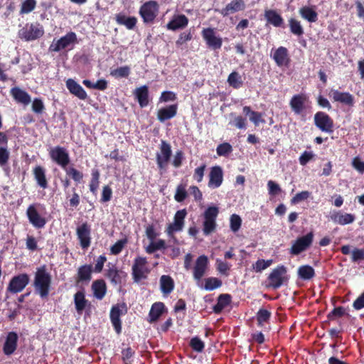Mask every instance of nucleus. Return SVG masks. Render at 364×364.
I'll return each instance as SVG.
<instances>
[{
    "label": "nucleus",
    "mask_w": 364,
    "mask_h": 364,
    "mask_svg": "<svg viewBox=\"0 0 364 364\" xmlns=\"http://www.w3.org/2000/svg\"><path fill=\"white\" fill-rule=\"evenodd\" d=\"M298 275L304 280H309L314 277L315 272L309 265H302L298 268Z\"/></svg>",
    "instance_id": "a19ab883"
},
{
    "label": "nucleus",
    "mask_w": 364,
    "mask_h": 364,
    "mask_svg": "<svg viewBox=\"0 0 364 364\" xmlns=\"http://www.w3.org/2000/svg\"><path fill=\"white\" fill-rule=\"evenodd\" d=\"M222 282L216 277H209L205 280L204 289L207 291H213L220 287Z\"/></svg>",
    "instance_id": "49530a36"
},
{
    "label": "nucleus",
    "mask_w": 364,
    "mask_h": 364,
    "mask_svg": "<svg viewBox=\"0 0 364 364\" xmlns=\"http://www.w3.org/2000/svg\"><path fill=\"white\" fill-rule=\"evenodd\" d=\"M232 151V146L228 143L224 142L219 144L216 148L217 154L220 156H227Z\"/></svg>",
    "instance_id": "8fccbe9b"
},
{
    "label": "nucleus",
    "mask_w": 364,
    "mask_h": 364,
    "mask_svg": "<svg viewBox=\"0 0 364 364\" xmlns=\"http://www.w3.org/2000/svg\"><path fill=\"white\" fill-rule=\"evenodd\" d=\"M270 317V312L265 309H260L257 313V321L259 326H262Z\"/></svg>",
    "instance_id": "13d9d810"
},
{
    "label": "nucleus",
    "mask_w": 364,
    "mask_h": 364,
    "mask_svg": "<svg viewBox=\"0 0 364 364\" xmlns=\"http://www.w3.org/2000/svg\"><path fill=\"white\" fill-rule=\"evenodd\" d=\"M176 99V95L174 92L170 91H165L161 93L160 97V102H169L174 101Z\"/></svg>",
    "instance_id": "0e129e2a"
},
{
    "label": "nucleus",
    "mask_w": 364,
    "mask_h": 364,
    "mask_svg": "<svg viewBox=\"0 0 364 364\" xmlns=\"http://www.w3.org/2000/svg\"><path fill=\"white\" fill-rule=\"evenodd\" d=\"M353 167L359 173H364V161H361L359 157H355L352 161Z\"/></svg>",
    "instance_id": "338daca9"
},
{
    "label": "nucleus",
    "mask_w": 364,
    "mask_h": 364,
    "mask_svg": "<svg viewBox=\"0 0 364 364\" xmlns=\"http://www.w3.org/2000/svg\"><path fill=\"white\" fill-rule=\"evenodd\" d=\"M66 87L70 92L80 100H85L87 95L82 87L73 79H68L66 81Z\"/></svg>",
    "instance_id": "5701e85b"
},
{
    "label": "nucleus",
    "mask_w": 364,
    "mask_h": 364,
    "mask_svg": "<svg viewBox=\"0 0 364 364\" xmlns=\"http://www.w3.org/2000/svg\"><path fill=\"white\" fill-rule=\"evenodd\" d=\"M310 196H311L310 192H309L307 191H301L300 193H296L291 198V203L292 204H297V203H300L301 201L308 199L310 197Z\"/></svg>",
    "instance_id": "5fc2aeb1"
},
{
    "label": "nucleus",
    "mask_w": 364,
    "mask_h": 364,
    "mask_svg": "<svg viewBox=\"0 0 364 364\" xmlns=\"http://www.w3.org/2000/svg\"><path fill=\"white\" fill-rule=\"evenodd\" d=\"M134 95L138 100L139 105L144 107L149 104V90L148 87L146 85L137 87L134 90Z\"/></svg>",
    "instance_id": "7c9ffc66"
},
{
    "label": "nucleus",
    "mask_w": 364,
    "mask_h": 364,
    "mask_svg": "<svg viewBox=\"0 0 364 364\" xmlns=\"http://www.w3.org/2000/svg\"><path fill=\"white\" fill-rule=\"evenodd\" d=\"M230 116L232 117V120L229 122L230 124L235 126L239 129H245L247 128V119L245 118L240 115L237 116L234 113H231Z\"/></svg>",
    "instance_id": "79ce46f5"
},
{
    "label": "nucleus",
    "mask_w": 364,
    "mask_h": 364,
    "mask_svg": "<svg viewBox=\"0 0 364 364\" xmlns=\"http://www.w3.org/2000/svg\"><path fill=\"white\" fill-rule=\"evenodd\" d=\"M177 109V105H171L159 109L157 112V119L161 122H164L166 120L170 119L176 115Z\"/></svg>",
    "instance_id": "a878e982"
},
{
    "label": "nucleus",
    "mask_w": 364,
    "mask_h": 364,
    "mask_svg": "<svg viewBox=\"0 0 364 364\" xmlns=\"http://www.w3.org/2000/svg\"><path fill=\"white\" fill-rule=\"evenodd\" d=\"M29 283V277L27 274H21L14 277L7 287V291L12 294L22 291Z\"/></svg>",
    "instance_id": "1a4fd4ad"
},
{
    "label": "nucleus",
    "mask_w": 364,
    "mask_h": 364,
    "mask_svg": "<svg viewBox=\"0 0 364 364\" xmlns=\"http://www.w3.org/2000/svg\"><path fill=\"white\" fill-rule=\"evenodd\" d=\"M75 308L78 314H82L83 311L89 305V301L85 298V293L83 289L77 291L74 294Z\"/></svg>",
    "instance_id": "b1692460"
},
{
    "label": "nucleus",
    "mask_w": 364,
    "mask_h": 364,
    "mask_svg": "<svg viewBox=\"0 0 364 364\" xmlns=\"http://www.w3.org/2000/svg\"><path fill=\"white\" fill-rule=\"evenodd\" d=\"M117 23L124 26L127 29H133L136 24V18L134 16H127L124 14H119L116 16Z\"/></svg>",
    "instance_id": "72a5a7b5"
},
{
    "label": "nucleus",
    "mask_w": 364,
    "mask_h": 364,
    "mask_svg": "<svg viewBox=\"0 0 364 364\" xmlns=\"http://www.w3.org/2000/svg\"><path fill=\"white\" fill-rule=\"evenodd\" d=\"M313 233L309 232L305 236L298 238L293 244L290 252L292 255H299L301 252L306 250L312 243L313 241Z\"/></svg>",
    "instance_id": "ddd939ff"
},
{
    "label": "nucleus",
    "mask_w": 364,
    "mask_h": 364,
    "mask_svg": "<svg viewBox=\"0 0 364 364\" xmlns=\"http://www.w3.org/2000/svg\"><path fill=\"white\" fill-rule=\"evenodd\" d=\"M126 312L127 308L124 304L114 306L110 311V319L117 333L122 330L120 316Z\"/></svg>",
    "instance_id": "4468645a"
},
{
    "label": "nucleus",
    "mask_w": 364,
    "mask_h": 364,
    "mask_svg": "<svg viewBox=\"0 0 364 364\" xmlns=\"http://www.w3.org/2000/svg\"><path fill=\"white\" fill-rule=\"evenodd\" d=\"M65 170L67 174L70 176L72 178L77 182H79L83 177L82 173L74 168H65Z\"/></svg>",
    "instance_id": "bf43d9fd"
},
{
    "label": "nucleus",
    "mask_w": 364,
    "mask_h": 364,
    "mask_svg": "<svg viewBox=\"0 0 364 364\" xmlns=\"http://www.w3.org/2000/svg\"><path fill=\"white\" fill-rule=\"evenodd\" d=\"M171 153L170 144L165 141H161L159 151L156 153V163L161 171H165L166 170Z\"/></svg>",
    "instance_id": "423d86ee"
},
{
    "label": "nucleus",
    "mask_w": 364,
    "mask_h": 364,
    "mask_svg": "<svg viewBox=\"0 0 364 364\" xmlns=\"http://www.w3.org/2000/svg\"><path fill=\"white\" fill-rule=\"evenodd\" d=\"M107 277L113 283L117 284L120 281L119 272L115 267L110 268L108 270Z\"/></svg>",
    "instance_id": "e2e57ef3"
},
{
    "label": "nucleus",
    "mask_w": 364,
    "mask_h": 364,
    "mask_svg": "<svg viewBox=\"0 0 364 364\" xmlns=\"http://www.w3.org/2000/svg\"><path fill=\"white\" fill-rule=\"evenodd\" d=\"M166 248V242L163 240H158L156 241L151 240V243L146 247V252L151 254L156 250H163Z\"/></svg>",
    "instance_id": "c03bdc74"
},
{
    "label": "nucleus",
    "mask_w": 364,
    "mask_h": 364,
    "mask_svg": "<svg viewBox=\"0 0 364 364\" xmlns=\"http://www.w3.org/2000/svg\"><path fill=\"white\" fill-rule=\"evenodd\" d=\"M273 261L272 259H258L253 265V269L256 272H261L262 271L268 268L272 264Z\"/></svg>",
    "instance_id": "3c124183"
},
{
    "label": "nucleus",
    "mask_w": 364,
    "mask_h": 364,
    "mask_svg": "<svg viewBox=\"0 0 364 364\" xmlns=\"http://www.w3.org/2000/svg\"><path fill=\"white\" fill-rule=\"evenodd\" d=\"M245 9V4L243 0H232L226 6L220 10L216 9L223 16H227L231 14L243 11Z\"/></svg>",
    "instance_id": "aec40b11"
},
{
    "label": "nucleus",
    "mask_w": 364,
    "mask_h": 364,
    "mask_svg": "<svg viewBox=\"0 0 364 364\" xmlns=\"http://www.w3.org/2000/svg\"><path fill=\"white\" fill-rule=\"evenodd\" d=\"M92 266L91 265H83L79 267L77 271V282H89L91 280L92 274Z\"/></svg>",
    "instance_id": "c9c22d12"
},
{
    "label": "nucleus",
    "mask_w": 364,
    "mask_h": 364,
    "mask_svg": "<svg viewBox=\"0 0 364 364\" xmlns=\"http://www.w3.org/2000/svg\"><path fill=\"white\" fill-rule=\"evenodd\" d=\"M289 26H290L291 31L294 34L297 35V36H301L304 33L303 28H302L299 21H298L294 18H291L289 20Z\"/></svg>",
    "instance_id": "864d4df0"
},
{
    "label": "nucleus",
    "mask_w": 364,
    "mask_h": 364,
    "mask_svg": "<svg viewBox=\"0 0 364 364\" xmlns=\"http://www.w3.org/2000/svg\"><path fill=\"white\" fill-rule=\"evenodd\" d=\"M331 220L336 224L346 225L351 224L355 220V216L353 214L343 213L340 210H333L330 213Z\"/></svg>",
    "instance_id": "f3484780"
},
{
    "label": "nucleus",
    "mask_w": 364,
    "mask_h": 364,
    "mask_svg": "<svg viewBox=\"0 0 364 364\" xmlns=\"http://www.w3.org/2000/svg\"><path fill=\"white\" fill-rule=\"evenodd\" d=\"M37 2L36 0H24L21 5L20 14H27L33 11Z\"/></svg>",
    "instance_id": "a18cd8bd"
},
{
    "label": "nucleus",
    "mask_w": 364,
    "mask_h": 364,
    "mask_svg": "<svg viewBox=\"0 0 364 364\" xmlns=\"http://www.w3.org/2000/svg\"><path fill=\"white\" fill-rule=\"evenodd\" d=\"M351 255L352 260L353 262L364 259V250L355 249L352 251Z\"/></svg>",
    "instance_id": "774afa93"
},
{
    "label": "nucleus",
    "mask_w": 364,
    "mask_h": 364,
    "mask_svg": "<svg viewBox=\"0 0 364 364\" xmlns=\"http://www.w3.org/2000/svg\"><path fill=\"white\" fill-rule=\"evenodd\" d=\"M33 175L38 185L42 188H46L48 186V182L46 178L45 169L43 167L38 166L33 169Z\"/></svg>",
    "instance_id": "f704fd0d"
},
{
    "label": "nucleus",
    "mask_w": 364,
    "mask_h": 364,
    "mask_svg": "<svg viewBox=\"0 0 364 364\" xmlns=\"http://www.w3.org/2000/svg\"><path fill=\"white\" fill-rule=\"evenodd\" d=\"M92 289L94 296L101 300L106 294V284L103 280H97L92 284Z\"/></svg>",
    "instance_id": "2f4dec72"
},
{
    "label": "nucleus",
    "mask_w": 364,
    "mask_h": 364,
    "mask_svg": "<svg viewBox=\"0 0 364 364\" xmlns=\"http://www.w3.org/2000/svg\"><path fill=\"white\" fill-rule=\"evenodd\" d=\"M90 231L87 224H82L77 229V237L83 249L87 248L90 245Z\"/></svg>",
    "instance_id": "393cba45"
},
{
    "label": "nucleus",
    "mask_w": 364,
    "mask_h": 364,
    "mask_svg": "<svg viewBox=\"0 0 364 364\" xmlns=\"http://www.w3.org/2000/svg\"><path fill=\"white\" fill-rule=\"evenodd\" d=\"M49 154L52 160L64 169L70 162L69 154L63 147H53L50 149Z\"/></svg>",
    "instance_id": "9b49d317"
},
{
    "label": "nucleus",
    "mask_w": 364,
    "mask_h": 364,
    "mask_svg": "<svg viewBox=\"0 0 364 364\" xmlns=\"http://www.w3.org/2000/svg\"><path fill=\"white\" fill-rule=\"evenodd\" d=\"M146 263L147 261L145 257H137L134 259V262L132 266V274L134 282H139L146 277L149 273Z\"/></svg>",
    "instance_id": "6e6552de"
},
{
    "label": "nucleus",
    "mask_w": 364,
    "mask_h": 364,
    "mask_svg": "<svg viewBox=\"0 0 364 364\" xmlns=\"http://www.w3.org/2000/svg\"><path fill=\"white\" fill-rule=\"evenodd\" d=\"M223 181V173L221 167L215 166L211 168L209 173L208 186L210 188H219Z\"/></svg>",
    "instance_id": "6ab92c4d"
},
{
    "label": "nucleus",
    "mask_w": 364,
    "mask_h": 364,
    "mask_svg": "<svg viewBox=\"0 0 364 364\" xmlns=\"http://www.w3.org/2000/svg\"><path fill=\"white\" fill-rule=\"evenodd\" d=\"M164 311V304L161 302H156L154 303L149 311V321L150 323H153L156 321L161 316Z\"/></svg>",
    "instance_id": "473e14b6"
},
{
    "label": "nucleus",
    "mask_w": 364,
    "mask_h": 364,
    "mask_svg": "<svg viewBox=\"0 0 364 364\" xmlns=\"http://www.w3.org/2000/svg\"><path fill=\"white\" fill-rule=\"evenodd\" d=\"M307 97L304 95H296L290 101V107L296 114H300L306 108Z\"/></svg>",
    "instance_id": "412c9836"
},
{
    "label": "nucleus",
    "mask_w": 364,
    "mask_h": 364,
    "mask_svg": "<svg viewBox=\"0 0 364 364\" xmlns=\"http://www.w3.org/2000/svg\"><path fill=\"white\" fill-rule=\"evenodd\" d=\"M330 95L335 102H338L348 106H353L354 104V97L349 92H342L333 90L331 91Z\"/></svg>",
    "instance_id": "4be33fe9"
},
{
    "label": "nucleus",
    "mask_w": 364,
    "mask_h": 364,
    "mask_svg": "<svg viewBox=\"0 0 364 364\" xmlns=\"http://www.w3.org/2000/svg\"><path fill=\"white\" fill-rule=\"evenodd\" d=\"M188 23V18L183 14L174 15L171 21L167 24L169 30L176 31L185 28Z\"/></svg>",
    "instance_id": "bb28decb"
},
{
    "label": "nucleus",
    "mask_w": 364,
    "mask_h": 364,
    "mask_svg": "<svg viewBox=\"0 0 364 364\" xmlns=\"http://www.w3.org/2000/svg\"><path fill=\"white\" fill-rule=\"evenodd\" d=\"M185 209L178 210L173 218V222L170 223L166 228V233L169 237H172L173 233L181 232L184 226V220L186 216Z\"/></svg>",
    "instance_id": "9d476101"
},
{
    "label": "nucleus",
    "mask_w": 364,
    "mask_h": 364,
    "mask_svg": "<svg viewBox=\"0 0 364 364\" xmlns=\"http://www.w3.org/2000/svg\"><path fill=\"white\" fill-rule=\"evenodd\" d=\"M127 240L126 239L118 240L115 244H114L110 247L111 253L114 255L120 253L122 252V249L124 248V247L125 246V245L127 244Z\"/></svg>",
    "instance_id": "6e6d98bb"
},
{
    "label": "nucleus",
    "mask_w": 364,
    "mask_h": 364,
    "mask_svg": "<svg viewBox=\"0 0 364 364\" xmlns=\"http://www.w3.org/2000/svg\"><path fill=\"white\" fill-rule=\"evenodd\" d=\"M287 280V268L278 266L274 268L268 277L269 287L276 289L279 288Z\"/></svg>",
    "instance_id": "39448f33"
},
{
    "label": "nucleus",
    "mask_w": 364,
    "mask_h": 364,
    "mask_svg": "<svg viewBox=\"0 0 364 364\" xmlns=\"http://www.w3.org/2000/svg\"><path fill=\"white\" fill-rule=\"evenodd\" d=\"M190 345L191 348L197 352H201L204 347L205 344L198 337H194L191 338L190 341Z\"/></svg>",
    "instance_id": "4d7b16f0"
},
{
    "label": "nucleus",
    "mask_w": 364,
    "mask_h": 364,
    "mask_svg": "<svg viewBox=\"0 0 364 364\" xmlns=\"http://www.w3.org/2000/svg\"><path fill=\"white\" fill-rule=\"evenodd\" d=\"M202 36L210 48L219 49L222 46V38L215 35L214 29L210 28H204L202 31Z\"/></svg>",
    "instance_id": "2eb2a0df"
},
{
    "label": "nucleus",
    "mask_w": 364,
    "mask_h": 364,
    "mask_svg": "<svg viewBox=\"0 0 364 364\" xmlns=\"http://www.w3.org/2000/svg\"><path fill=\"white\" fill-rule=\"evenodd\" d=\"M219 213V210L215 206L208 207L203 213V233L208 235L216 228V218Z\"/></svg>",
    "instance_id": "20e7f679"
},
{
    "label": "nucleus",
    "mask_w": 364,
    "mask_h": 364,
    "mask_svg": "<svg viewBox=\"0 0 364 364\" xmlns=\"http://www.w3.org/2000/svg\"><path fill=\"white\" fill-rule=\"evenodd\" d=\"M130 74V68L127 65L122 66L110 71V75L115 78L127 77Z\"/></svg>",
    "instance_id": "37998d69"
},
{
    "label": "nucleus",
    "mask_w": 364,
    "mask_h": 364,
    "mask_svg": "<svg viewBox=\"0 0 364 364\" xmlns=\"http://www.w3.org/2000/svg\"><path fill=\"white\" fill-rule=\"evenodd\" d=\"M241 224H242V220H241V218L238 215L232 214L230 216V228L232 232H237L241 227Z\"/></svg>",
    "instance_id": "603ef678"
},
{
    "label": "nucleus",
    "mask_w": 364,
    "mask_h": 364,
    "mask_svg": "<svg viewBox=\"0 0 364 364\" xmlns=\"http://www.w3.org/2000/svg\"><path fill=\"white\" fill-rule=\"evenodd\" d=\"M228 82L234 88H240L242 85L241 76L237 72L231 73L228 78Z\"/></svg>",
    "instance_id": "de8ad7c7"
},
{
    "label": "nucleus",
    "mask_w": 364,
    "mask_h": 364,
    "mask_svg": "<svg viewBox=\"0 0 364 364\" xmlns=\"http://www.w3.org/2000/svg\"><path fill=\"white\" fill-rule=\"evenodd\" d=\"M77 43V35L74 32H69L60 38H54L49 46V51L60 52L63 50H72Z\"/></svg>",
    "instance_id": "f03ea898"
},
{
    "label": "nucleus",
    "mask_w": 364,
    "mask_h": 364,
    "mask_svg": "<svg viewBox=\"0 0 364 364\" xmlns=\"http://www.w3.org/2000/svg\"><path fill=\"white\" fill-rule=\"evenodd\" d=\"M11 95L17 102L24 105H28L31 102L30 95L19 87L12 88L11 90Z\"/></svg>",
    "instance_id": "c85d7f7f"
},
{
    "label": "nucleus",
    "mask_w": 364,
    "mask_h": 364,
    "mask_svg": "<svg viewBox=\"0 0 364 364\" xmlns=\"http://www.w3.org/2000/svg\"><path fill=\"white\" fill-rule=\"evenodd\" d=\"M315 125L322 132L331 133L333 132V122L331 117L323 112H318L314 115Z\"/></svg>",
    "instance_id": "f8f14e48"
},
{
    "label": "nucleus",
    "mask_w": 364,
    "mask_h": 364,
    "mask_svg": "<svg viewBox=\"0 0 364 364\" xmlns=\"http://www.w3.org/2000/svg\"><path fill=\"white\" fill-rule=\"evenodd\" d=\"M299 14L304 19L311 23L316 22L318 18L316 11L307 6H303L299 9Z\"/></svg>",
    "instance_id": "e433bc0d"
},
{
    "label": "nucleus",
    "mask_w": 364,
    "mask_h": 364,
    "mask_svg": "<svg viewBox=\"0 0 364 364\" xmlns=\"http://www.w3.org/2000/svg\"><path fill=\"white\" fill-rule=\"evenodd\" d=\"M208 259L205 255H201L196 259L193 268V277L198 282L205 275L208 268Z\"/></svg>",
    "instance_id": "a211bd4d"
},
{
    "label": "nucleus",
    "mask_w": 364,
    "mask_h": 364,
    "mask_svg": "<svg viewBox=\"0 0 364 364\" xmlns=\"http://www.w3.org/2000/svg\"><path fill=\"white\" fill-rule=\"evenodd\" d=\"M26 215L29 222L33 227L36 228H42L45 226L46 220L38 213L34 205H31L28 206L26 211Z\"/></svg>",
    "instance_id": "dca6fc26"
},
{
    "label": "nucleus",
    "mask_w": 364,
    "mask_h": 364,
    "mask_svg": "<svg viewBox=\"0 0 364 364\" xmlns=\"http://www.w3.org/2000/svg\"><path fill=\"white\" fill-rule=\"evenodd\" d=\"M17 341L18 335L15 332H9L4 345V353L7 355H11L16 349Z\"/></svg>",
    "instance_id": "cd10ccee"
},
{
    "label": "nucleus",
    "mask_w": 364,
    "mask_h": 364,
    "mask_svg": "<svg viewBox=\"0 0 364 364\" xmlns=\"http://www.w3.org/2000/svg\"><path fill=\"white\" fill-rule=\"evenodd\" d=\"M99 178L100 173L97 170H92V178L90 183V190L94 194L96 195L99 187Z\"/></svg>",
    "instance_id": "09e8293b"
},
{
    "label": "nucleus",
    "mask_w": 364,
    "mask_h": 364,
    "mask_svg": "<svg viewBox=\"0 0 364 364\" xmlns=\"http://www.w3.org/2000/svg\"><path fill=\"white\" fill-rule=\"evenodd\" d=\"M231 302V296L228 294H220L218 299V302L213 309L215 313H220L224 308L228 306Z\"/></svg>",
    "instance_id": "ea45409f"
},
{
    "label": "nucleus",
    "mask_w": 364,
    "mask_h": 364,
    "mask_svg": "<svg viewBox=\"0 0 364 364\" xmlns=\"http://www.w3.org/2000/svg\"><path fill=\"white\" fill-rule=\"evenodd\" d=\"M44 34V29L39 23H26L18 31V36L26 41L36 40Z\"/></svg>",
    "instance_id": "7ed1b4c3"
},
{
    "label": "nucleus",
    "mask_w": 364,
    "mask_h": 364,
    "mask_svg": "<svg viewBox=\"0 0 364 364\" xmlns=\"http://www.w3.org/2000/svg\"><path fill=\"white\" fill-rule=\"evenodd\" d=\"M205 167H206V166L205 164H203L202 166H200L195 169L193 177L197 182L199 183V182L202 181L203 176H204V172H205Z\"/></svg>",
    "instance_id": "052dcab7"
},
{
    "label": "nucleus",
    "mask_w": 364,
    "mask_h": 364,
    "mask_svg": "<svg viewBox=\"0 0 364 364\" xmlns=\"http://www.w3.org/2000/svg\"><path fill=\"white\" fill-rule=\"evenodd\" d=\"M273 59L279 67L287 65L289 63L287 49L283 46L278 48L273 54Z\"/></svg>",
    "instance_id": "c756f323"
},
{
    "label": "nucleus",
    "mask_w": 364,
    "mask_h": 364,
    "mask_svg": "<svg viewBox=\"0 0 364 364\" xmlns=\"http://www.w3.org/2000/svg\"><path fill=\"white\" fill-rule=\"evenodd\" d=\"M52 276L45 265L36 269L33 279V287L36 294L41 298H46L50 291Z\"/></svg>",
    "instance_id": "f257e3e1"
},
{
    "label": "nucleus",
    "mask_w": 364,
    "mask_h": 364,
    "mask_svg": "<svg viewBox=\"0 0 364 364\" xmlns=\"http://www.w3.org/2000/svg\"><path fill=\"white\" fill-rule=\"evenodd\" d=\"M269 194L276 196L281 191L280 186L273 181H269L267 183Z\"/></svg>",
    "instance_id": "680f3d73"
},
{
    "label": "nucleus",
    "mask_w": 364,
    "mask_h": 364,
    "mask_svg": "<svg viewBox=\"0 0 364 364\" xmlns=\"http://www.w3.org/2000/svg\"><path fill=\"white\" fill-rule=\"evenodd\" d=\"M267 21L274 26L279 27L283 23V18L274 10H267L264 13Z\"/></svg>",
    "instance_id": "4c0bfd02"
},
{
    "label": "nucleus",
    "mask_w": 364,
    "mask_h": 364,
    "mask_svg": "<svg viewBox=\"0 0 364 364\" xmlns=\"http://www.w3.org/2000/svg\"><path fill=\"white\" fill-rule=\"evenodd\" d=\"M159 5L156 1H149L144 3L139 9V14L144 23H151L156 17Z\"/></svg>",
    "instance_id": "0eeeda50"
},
{
    "label": "nucleus",
    "mask_w": 364,
    "mask_h": 364,
    "mask_svg": "<svg viewBox=\"0 0 364 364\" xmlns=\"http://www.w3.org/2000/svg\"><path fill=\"white\" fill-rule=\"evenodd\" d=\"M160 287L164 294H170L174 287L173 280L169 276L163 275L160 279Z\"/></svg>",
    "instance_id": "58836bf2"
},
{
    "label": "nucleus",
    "mask_w": 364,
    "mask_h": 364,
    "mask_svg": "<svg viewBox=\"0 0 364 364\" xmlns=\"http://www.w3.org/2000/svg\"><path fill=\"white\" fill-rule=\"evenodd\" d=\"M217 264V269L218 270L224 274H226L230 268V264H229L228 262H223L219 259L216 260Z\"/></svg>",
    "instance_id": "69168bd1"
}]
</instances>
